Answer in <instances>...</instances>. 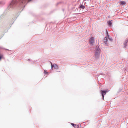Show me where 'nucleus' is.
Masks as SVG:
<instances>
[{
  "instance_id": "nucleus-5",
  "label": "nucleus",
  "mask_w": 128,
  "mask_h": 128,
  "mask_svg": "<svg viewBox=\"0 0 128 128\" xmlns=\"http://www.w3.org/2000/svg\"><path fill=\"white\" fill-rule=\"evenodd\" d=\"M22 3L25 4L27 0L28 2L30 1L31 0H20Z\"/></svg>"
},
{
  "instance_id": "nucleus-2",
  "label": "nucleus",
  "mask_w": 128,
  "mask_h": 128,
  "mask_svg": "<svg viewBox=\"0 0 128 128\" xmlns=\"http://www.w3.org/2000/svg\"><path fill=\"white\" fill-rule=\"evenodd\" d=\"M95 55L96 58H98L100 55V54L99 50H97L95 54Z\"/></svg>"
},
{
  "instance_id": "nucleus-6",
  "label": "nucleus",
  "mask_w": 128,
  "mask_h": 128,
  "mask_svg": "<svg viewBox=\"0 0 128 128\" xmlns=\"http://www.w3.org/2000/svg\"><path fill=\"white\" fill-rule=\"evenodd\" d=\"M108 38L107 37H105L104 39V42L105 44H106L107 43Z\"/></svg>"
},
{
  "instance_id": "nucleus-3",
  "label": "nucleus",
  "mask_w": 128,
  "mask_h": 128,
  "mask_svg": "<svg viewBox=\"0 0 128 128\" xmlns=\"http://www.w3.org/2000/svg\"><path fill=\"white\" fill-rule=\"evenodd\" d=\"M94 40L93 37L91 38L89 40L90 43L92 44H93L94 42Z\"/></svg>"
},
{
  "instance_id": "nucleus-9",
  "label": "nucleus",
  "mask_w": 128,
  "mask_h": 128,
  "mask_svg": "<svg viewBox=\"0 0 128 128\" xmlns=\"http://www.w3.org/2000/svg\"><path fill=\"white\" fill-rule=\"evenodd\" d=\"M120 4L121 5H123L124 4H125L126 3L124 1H121L120 2Z\"/></svg>"
},
{
  "instance_id": "nucleus-1",
  "label": "nucleus",
  "mask_w": 128,
  "mask_h": 128,
  "mask_svg": "<svg viewBox=\"0 0 128 128\" xmlns=\"http://www.w3.org/2000/svg\"><path fill=\"white\" fill-rule=\"evenodd\" d=\"M50 63L51 65V67L52 69H53V67L54 69H58V66L56 64H54L52 65V62H50Z\"/></svg>"
},
{
  "instance_id": "nucleus-7",
  "label": "nucleus",
  "mask_w": 128,
  "mask_h": 128,
  "mask_svg": "<svg viewBox=\"0 0 128 128\" xmlns=\"http://www.w3.org/2000/svg\"><path fill=\"white\" fill-rule=\"evenodd\" d=\"M16 2V0H13L11 3V5H14Z\"/></svg>"
},
{
  "instance_id": "nucleus-15",
  "label": "nucleus",
  "mask_w": 128,
  "mask_h": 128,
  "mask_svg": "<svg viewBox=\"0 0 128 128\" xmlns=\"http://www.w3.org/2000/svg\"><path fill=\"white\" fill-rule=\"evenodd\" d=\"M2 56L0 55V60L2 58Z\"/></svg>"
},
{
  "instance_id": "nucleus-14",
  "label": "nucleus",
  "mask_w": 128,
  "mask_h": 128,
  "mask_svg": "<svg viewBox=\"0 0 128 128\" xmlns=\"http://www.w3.org/2000/svg\"><path fill=\"white\" fill-rule=\"evenodd\" d=\"M111 41H112V39L111 38H108Z\"/></svg>"
},
{
  "instance_id": "nucleus-4",
  "label": "nucleus",
  "mask_w": 128,
  "mask_h": 128,
  "mask_svg": "<svg viewBox=\"0 0 128 128\" xmlns=\"http://www.w3.org/2000/svg\"><path fill=\"white\" fill-rule=\"evenodd\" d=\"M107 92V91H104V90H102L101 91V92L102 93V97L103 99H104V95H105L106 94V93Z\"/></svg>"
},
{
  "instance_id": "nucleus-17",
  "label": "nucleus",
  "mask_w": 128,
  "mask_h": 128,
  "mask_svg": "<svg viewBox=\"0 0 128 128\" xmlns=\"http://www.w3.org/2000/svg\"><path fill=\"white\" fill-rule=\"evenodd\" d=\"M84 1H85L86 0H84Z\"/></svg>"
},
{
  "instance_id": "nucleus-8",
  "label": "nucleus",
  "mask_w": 128,
  "mask_h": 128,
  "mask_svg": "<svg viewBox=\"0 0 128 128\" xmlns=\"http://www.w3.org/2000/svg\"><path fill=\"white\" fill-rule=\"evenodd\" d=\"M85 8V7L82 4H80L79 7V8H81L82 9H84Z\"/></svg>"
},
{
  "instance_id": "nucleus-13",
  "label": "nucleus",
  "mask_w": 128,
  "mask_h": 128,
  "mask_svg": "<svg viewBox=\"0 0 128 128\" xmlns=\"http://www.w3.org/2000/svg\"><path fill=\"white\" fill-rule=\"evenodd\" d=\"M127 44V42H126L124 44V45L125 46V47H126V45Z\"/></svg>"
},
{
  "instance_id": "nucleus-10",
  "label": "nucleus",
  "mask_w": 128,
  "mask_h": 128,
  "mask_svg": "<svg viewBox=\"0 0 128 128\" xmlns=\"http://www.w3.org/2000/svg\"><path fill=\"white\" fill-rule=\"evenodd\" d=\"M108 23L109 24V25L110 26H111L112 25V20H111L110 21H109L108 22Z\"/></svg>"
},
{
  "instance_id": "nucleus-11",
  "label": "nucleus",
  "mask_w": 128,
  "mask_h": 128,
  "mask_svg": "<svg viewBox=\"0 0 128 128\" xmlns=\"http://www.w3.org/2000/svg\"><path fill=\"white\" fill-rule=\"evenodd\" d=\"M71 124L74 127H75V126H76V125L75 124L73 123H72Z\"/></svg>"
},
{
  "instance_id": "nucleus-12",
  "label": "nucleus",
  "mask_w": 128,
  "mask_h": 128,
  "mask_svg": "<svg viewBox=\"0 0 128 128\" xmlns=\"http://www.w3.org/2000/svg\"><path fill=\"white\" fill-rule=\"evenodd\" d=\"M44 74H47L48 73L45 70H44Z\"/></svg>"
},
{
  "instance_id": "nucleus-16",
  "label": "nucleus",
  "mask_w": 128,
  "mask_h": 128,
  "mask_svg": "<svg viewBox=\"0 0 128 128\" xmlns=\"http://www.w3.org/2000/svg\"><path fill=\"white\" fill-rule=\"evenodd\" d=\"M107 36L108 37L109 36L108 35V32H107Z\"/></svg>"
}]
</instances>
